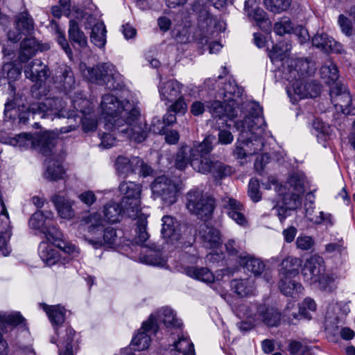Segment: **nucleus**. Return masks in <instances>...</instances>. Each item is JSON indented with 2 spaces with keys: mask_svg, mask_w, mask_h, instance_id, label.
<instances>
[{
  "mask_svg": "<svg viewBox=\"0 0 355 355\" xmlns=\"http://www.w3.org/2000/svg\"><path fill=\"white\" fill-rule=\"evenodd\" d=\"M279 287L281 291V292L285 295H289L292 296L294 294L300 293L302 291L303 287L301 285V284L297 282L295 280L293 279L294 277H288L285 278L284 282V287L290 288L289 293H286L284 291H283L282 287V277H279Z\"/></svg>",
  "mask_w": 355,
  "mask_h": 355,
  "instance_id": "obj_55",
  "label": "nucleus"
},
{
  "mask_svg": "<svg viewBox=\"0 0 355 355\" xmlns=\"http://www.w3.org/2000/svg\"><path fill=\"white\" fill-rule=\"evenodd\" d=\"M309 62L302 58L288 59L286 62L283 77L288 83L287 93L300 99L315 98L321 92V86L315 82H309Z\"/></svg>",
  "mask_w": 355,
  "mask_h": 355,
  "instance_id": "obj_3",
  "label": "nucleus"
},
{
  "mask_svg": "<svg viewBox=\"0 0 355 355\" xmlns=\"http://www.w3.org/2000/svg\"><path fill=\"white\" fill-rule=\"evenodd\" d=\"M43 310L46 312L54 327L56 334H58V327H60L65 320L66 310L60 305L49 306L46 304H40Z\"/></svg>",
  "mask_w": 355,
  "mask_h": 355,
  "instance_id": "obj_35",
  "label": "nucleus"
},
{
  "mask_svg": "<svg viewBox=\"0 0 355 355\" xmlns=\"http://www.w3.org/2000/svg\"><path fill=\"white\" fill-rule=\"evenodd\" d=\"M274 31L279 35L295 33L299 35L301 43L304 42L309 38L307 31L302 26L295 27L291 19L287 17L280 18L274 25Z\"/></svg>",
  "mask_w": 355,
  "mask_h": 355,
  "instance_id": "obj_24",
  "label": "nucleus"
},
{
  "mask_svg": "<svg viewBox=\"0 0 355 355\" xmlns=\"http://www.w3.org/2000/svg\"><path fill=\"white\" fill-rule=\"evenodd\" d=\"M120 193L123 196L122 206L130 218L138 216L140 211V196L141 185L135 182H123L119 187Z\"/></svg>",
  "mask_w": 355,
  "mask_h": 355,
  "instance_id": "obj_8",
  "label": "nucleus"
},
{
  "mask_svg": "<svg viewBox=\"0 0 355 355\" xmlns=\"http://www.w3.org/2000/svg\"><path fill=\"white\" fill-rule=\"evenodd\" d=\"M207 105V107L209 108V111L212 116L215 118H227L233 119L236 117L239 112H242L240 107H235L236 102L230 103L228 101L224 100L223 102L219 101H214Z\"/></svg>",
  "mask_w": 355,
  "mask_h": 355,
  "instance_id": "obj_19",
  "label": "nucleus"
},
{
  "mask_svg": "<svg viewBox=\"0 0 355 355\" xmlns=\"http://www.w3.org/2000/svg\"><path fill=\"white\" fill-rule=\"evenodd\" d=\"M240 264L255 276L260 275L265 270L264 263L253 255L240 256Z\"/></svg>",
  "mask_w": 355,
  "mask_h": 355,
  "instance_id": "obj_43",
  "label": "nucleus"
},
{
  "mask_svg": "<svg viewBox=\"0 0 355 355\" xmlns=\"http://www.w3.org/2000/svg\"><path fill=\"white\" fill-rule=\"evenodd\" d=\"M298 306L300 307V314L302 315L304 318L309 320L311 318L310 312H314L317 305L313 299L306 297Z\"/></svg>",
  "mask_w": 355,
  "mask_h": 355,
  "instance_id": "obj_60",
  "label": "nucleus"
},
{
  "mask_svg": "<svg viewBox=\"0 0 355 355\" xmlns=\"http://www.w3.org/2000/svg\"><path fill=\"white\" fill-rule=\"evenodd\" d=\"M35 148L40 147L43 153H47L55 144V136L50 132H44L40 135L34 136Z\"/></svg>",
  "mask_w": 355,
  "mask_h": 355,
  "instance_id": "obj_53",
  "label": "nucleus"
},
{
  "mask_svg": "<svg viewBox=\"0 0 355 355\" xmlns=\"http://www.w3.org/2000/svg\"><path fill=\"white\" fill-rule=\"evenodd\" d=\"M65 331L67 336L66 344L64 345L63 348L60 347L59 355H73L71 343L73 340L75 331L71 327L67 328Z\"/></svg>",
  "mask_w": 355,
  "mask_h": 355,
  "instance_id": "obj_63",
  "label": "nucleus"
},
{
  "mask_svg": "<svg viewBox=\"0 0 355 355\" xmlns=\"http://www.w3.org/2000/svg\"><path fill=\"white\" fill-rule=\"evenodd\" d=\"M106 28L103 23H97L92 28L91 42L98 48H103L106 44Z\"/></svg>",
  "mask_w": 355,
  "mask_h": 355,
  "instance_id": "obj_49",
  "label": "nucleus"
},
{
  "mask_svg": "<svg viewBox=\"0 0 355 355\" xmlns=\"http://www.w3.org/2000/svg\"><path fill=\"white\" fill-rule=\"evenodd\" d=\"M291 0H264L266 8L275 13L286 10L291 6Z\"/></svg>",
  "mask_w": 355,
  "mask_h": 355,
  "instance_id": "obj_56",
  "label": "nucleus"
},
{
  "mask_svg": "<svg viewBox=\"0 0 355 355\" xmlns=\"http://www.w3.org/2000/svg\"><path fill=\"white\" fill-rule=\"evenodd\" d=\"M313 128L318 140L326 141L331 138L332 128L322 121L316 119L313 123Z\"/></svg>",
  "mask_w": 355,
  "mask_h": 355,
  "instance_id": "obj_50",
  "label": "nucleus"
},
{
  "mask_svg": "<svg viewBox=\"0 0 355 355\" xmlns=\"http://www.w3.org/2000/svg\"><path fill=\"white\" fill-rule=\"evenodd\" d=\"M259 188V181L255 178H251L248 183V195L254 202H257L261 200L262 194Z\"/></svg>",
  "mask_w": 355,
  "mask_h": 355,
  "instance_id": "obj_59",
  "label": "nucleus"
},
{
  "mask_svg": "<svg viewBox=\"0 0 355 355\" xmlns=\"http://www.w3.org/2000/svg\"><path fill=\"white\" fill-rule=\"evenodd\" d=\"M117 240L116 231L113 227H109L103 230L101 234L93 237H85V241L95 248H99L103 245L110 247L116 243Z\"/></svg>",
  "mask_w": 355,
  "mask_h": 355,
  "instance_id": "obj_32",
  "label": "nucleus"
},
{
  "mask_svg": "<svg viewBox=\"0 0 355 355\" xmlns=\"http://www.w3.org/2000/svg\"><path fill=\"white\" fill-rule=\"evenodd\" d=\"M315 285L324 291L331 292L335 289L334 278L331 274H325L320 277V281L315 282Z\"/></svg>",
  "mask_w": 355,
  "mask_h": 355,
  "instance_id": "obj_62",
  "label": "nucleus"
},
{
  "mask_svg": "<svg viewBox=\"0 0 355 355\" xmlns=\"http://www.w3.org/2000/svg\"><path fill=\"white\" fill-rule=\"evenodd\" d=\"M250 311L254 314V321L258 326L264 324L268 327H278L282 320V313L275 308L263 304H250Z\"/></svg>",
  "mask_w": 355,
  "mask_h": 355,
  "instance_id": "obj_12",
  "label": "nucleus"
},
{
  "mask_svg": "<svg viewBox=\"0 0 355 355\" xmlns=\"http://www.w3.org/2000/svg\"><path fill=\"white\" fill-rule=\"evenodd\" d=\"M250 304L239 302H236L232 306V311L237 317L245 318V320L241 321L237 324L241 331H248L254 327L258 326V324L254 321V319L256 318L254 313L250 311Z\"/></svg>",
  "mask_w": 355,
  "mask_h": 355,
  "instance_id": "obj_21",
  "label": "nucleus"
},
{
  "mask_svg": "<svg viewBox=\"0 0 355 355\" xmlns=\"http://www.w3.org/2000/svg\"><path fill=\"white\" fill-rule=\"evenodd\" d=\"M157 330L155 317L150 315L148 320L143 322L141 328L132 340L131 343L135 347V349L141 351L148 349L151 341L150 334H156Z\"/></svg>",
  "mask_w": 355,
  "mask_h": 355,
  "instance_id": "obj_15",
  "label": "nucleus"
},
{
  "mask_svg": "<svg viewBox=\"0 0 355 355\" xmlns=\"http://www.w3.org/2000/svg\"><path fill=\"white\" fill-rule=\"evenodd\" d=\"M312 43L313 46L327 52L331 51L336 53L344 52L343 45L326 33L315 34L312 38Z\"/></svg>",
  "mask_w": 355,
  "mask_h": 355,
  "instance_id": "obj_31",
  "label": "nucleus"
},
{
  "mask_svg": "<svg viewBox=\"0 0 355 355\" xmlns=\"http://www.w3.org/2000/svg\"><path fill=\"white\" fill-rule=\"evenodd\" d=\"M231 288L241 297L253 295L255 290L254 279L252 277L233 279L231 281Z\"/></svg>",
  "mask_w": 355,
  "mask_h": 355,
  "instance_id": "obj_38",
  "label": "nucleus"
},
{
  "mask_svg": "<svg viewBox=\"0 0 355 355\" xmlns=\"http://www.w3.org/2000/svg\"><path fill=\"white\" fill-rule=\"evenodd\" d=\"M199 236L202 246L207 249L218 248L222 243L219 231L206 224L200 225Z\"/></svg>",
  "mask_w": 355,
  "mask_h": 355,
  "instance_id": "obj_27",
  "label": "nucleus"
},
{
  "mask_svg": "<svg viewBox=\"0 0 355 355\" xmlns=\"http://www.w3.org/2000/svg\"><path fill=\"white\" fill-rule=\"evenodd\" d=\"M146 220H142L137 223V236L136 243L141 245H145L149 247V243H147L149 235L146 231Z\"/></svg>",
  "mask_w": 355,
  "mask_h": 355,
  "instance_id": "obj_57",
  "label": "nucleus"
},
{
  "mask_svg": "<svg viewBox=\"0 0 355 355\" xmlns=\"http://www.w3.org/2000/svg\"><path fill=\"white\" fill-rule=\"evenodd\" d=\"M162 235L167 243L171 245L175 244L180 237V224L179 222L171 216H164L162 217Z\"/></svg>",
  "mask_w": 355,
  "mask_h": 355,
  "instance_id": "obj_25",
  "label": "nucleus"
},
{
  "mask_svg": "<svg viewBox=\"0 0 355 355\" xmlns=\"http://www.w3.org/2000/svg\"><path fill=\"white\" fill-rule=\"evenodd\" d=\"M329 95L337 112L345 115H355V100L352 99L345 85L340 83L333 84L330 87Z\"/></svg>",
  "mask_w": 355,
  "mask_h": 355,
  "instance_id": "obj_10",
  "label": "nucleus"
},
{
  "mask_svg": "<svg viewBox=\"0 0 355 355\" xmlns=\"http://www.w3.org/2000/svg\"><path fill=\"white\" fill-rule=\"evenodd\" d=\"M141 164V159L138 157L128 158L120 155L116 159L115 167L119 175L125 178L128 175L135 173L137 171V165Z\"/></svg>",
  "mask_w": 355,
  "mask_h": 355,
  "instance_id": "obj_34",
  "label": "nucleus"
},
{
  "mask_svg": "<svg viewBox=\"0 0 355 355\" xmlns=\"http://www.w3.org/2000/svg\"><path fill=\"white\" fill-rule=\"evenodd\" d=\"M59 215L62 218H71L74 215V211L72 209V205L67 199L63 196L55 195L52 198Z\"/></svg>",
  "mask_w": 355,
  "mask_h": 355,
  "instance_id": "obj_45",
  "label": "nucleus"
},
{
  "mask_svg": "<svg viewBox=\"0 0 355 355\" xmlns=\"http://www.w3.org/2000/svg\"><path fill=\"white\" fill-rule=\"evenodd\" d=\"M287 50V48L284 50L282 48L280 45L276 44L274 45L268 52V56L270 57L272 62L275 63L277 61L284 60L283 63V69L284 66H286V62L288 59H291L290 58H286L285 51Z\"/></svg>",
  "mask_w": 355,
  "mask_h": 355,
  "instance_id": "obj_61",
  "label": "nucleus"
},
{
  "mask_svg": "<svg viewBox=\"0 0 355 355\" xmlns=\"http://www.w3.org/2000/svg\"><path fill=\"white\" fill-rule=\"evenodd\" d=\"M122 213L127 214L121 202L120 205L115 202H109L103 208L105 218L109 223L119 222Z\"/></svg>",
  "mask_w": 355,
  "mask_h": 355,
  "instance_id": "obj_46",
  "label": "nucleus"
},
{
  "mask_svg": "<svg viewBox=\"0 0 355 355\" xmlns=\"http://www.w3.org/2000/svg\"><path fill=\"white\" fill-rule=\"evenodd\" d=\"M53 222V214L51 211H37L35 212L29 219V226L35 230H40L43 232V230L46 229Z\"/></svg>",
  "mask_w": 355,
  "mask_h": 355,
  "instance_id": "obj_40",
  "label": "nucleus"
},
{
  "mask_svg": "<svg viewBox=\"0 0 355 355\" xmlns=\"http://www.w3.org/2000/svg\"><path fill=\"white\" fill-rule=\"evenodd\" d=\"M199 2L193 5V10L198 12V31L199 32L200 40L205 42H208V39L213 35L215 29L216 19L210 14L207 7L203 6L200 8Z\"/></svg>",
  "mask_w": 355,
  "mask_h": 355,
  "instance_id": "obj_13",
  "label": "nucleus"
},
{
  "mask_svg": "<svg viewBox=\"0 0 355 355\" xmlns=\"http://www.w3.org/2000/svg\"><path fill=\"white\" fill-rule=\"evenodd\" d=\"M304 175L298 172L291 174L287 180L289 189H292L293 192L301 194L304 192Z\"/></svg>",
  "mask_w": 355,
  "mask_h": 355,
  "instance_id": "obj_54",
  "label": "nucleus"
},
{
  "mask_svg": "<svg viewBox=\"0 0 355 355\" xmlns=\"http://www.w3.org/2000/svg\"><path fill=\"white\" fill-rule=\"evenodd\" d=\"M320 76L325 80L327 84L333 83L335 84L336 81L339 77V72L337 66L331 60L327 61L320 68Z\"/></svg>",
  "mask_w": 355,
  "mask_h": 355,
  "instance_id": "obj_48",
  "label": "nucleus"
},
{
  "mask_svg": "<svg viewBox=\"0 0 355 355\" xmlns=\"http://www.w3.org/2000/svg\"><path fill=\"white\" fill-rule=\"evenodd\" d=\"M68 34L71 43L76 44L80 49H85L87 46V37L75 20H70Z\"/></svg>",
  "mask_w": 355,
  "mask_h": 355,
  "instance_id": "obj_44",
  "label": "nucleus"
},
{
  "mask_svg": "<svg viewBox=\"0 0 355 355\" xmlns=\"http://www.w3.org/2000/svg\"><path fill=\"white\" fill-rule=\"evenodd\" d=\"M60 75L58 77L59 80H57V82L59 83L60 87L69 96V98L71 99V103L76 111L85 113V111L83 107L87 105L89 101L85 98H83V93L79 90L73 92L74 96L71 94L72 92L76 89L78 83L75 80L74 74L71 67L64 66L60 68Z\"/></svg>",
  "mask_w": 355,
  "mask_h": 355,
  "instance_id": "obj_7",
  "label": "nucleus"
},
{
  "mask_svg": "<svg viewBox=\"0 0 355 355\" xmlns=\"http://www.w3.org/2000/svg\"><path fill=\"white\" fill-rule=\"evenodd\" d=\"M38 254L42 261L48 266L55 265L60 260L58 251L45 241L40 243Z\"/></svg>",
  "mask_w": 355,
  "mask_h": 355,
  "instance_id": "obj_37",
  "label": "nucleus"
},
{
  "mask_svg": "<svg viewBox=\"0 0 355 355\" xmlns=\"http://www.w3.org/2000/svg\"><path fill=\"white\" fill-rule=\"evenodd\" d=\"M248 114L241 121L235 123L236 128L240 131L236 144L234 155L237 159H245L263 150L264 146L262 135L266 122L263 116V110L256 102H250L244 105Z\"/></svg>",
  "mask_w": 355,
  "mask_h": 355,
  "instance_id": "obj_2",
  "label": "nucleus"
},
{
  "mask_svg": "<svg viewBox=\"0 0 355 355\" xmlns=\"http://www.w3.org/2000/svg\"><path fill=\"white\" fill-rule=\"evenodd\" d=\"M100 108L105 130L127 135L136 143L145 140L146 127L138 122L139 109L133 101L119 100L112 94L102 96Z\"/></svg>",
  "mask_w": 355,
  "mask_h": 355,
  "instance_id": "obj_1",
  "label": "nucleus"
},
{
  "mask_svg": "<svg viewBox=\"0 0 355 355\" xmlns=\"http://www.w3.org/2000/svg\"><path fill=\"white\" fill-rule=\"evenodd\" d=\"M154 196L159 198L165 205L174 204L178 200V185L165 175L159 176L151 184Z\"/></svg>",
  "mask_w": 355,
  "mask_h": 355,
  "instance_id": "obj_11",
  "label": "nucleus"
},
{
  "mask_svg": "<svg viewBox=\"0 0 355 355\" xmlns=\"http://www.w3.org/2000/svg\"><path fill=\"white\" fill-rule=\"evenodd\" d=\"M212 140L208 137L201 143L193 144L191 151V166L198 173H211L216 178H223L232 173V168L211 157Z\"/></svg>",
  "mask_w": 355,
  "mask_h": 355,
  "instance_id": "obj_4",
  "label": "nucleus"
},
{
  "mask_svg": "<svg viewBox=\"0 0 355 355\" xmlns=\"http://www.w3.org/2000/svg\"><path fill=\"white\" fill-rule=\"evenodd\" d=\"M64 169L60 162L49 160L47 162V168L44 173L46 179L55 180L63 178Z\"/></svg>",
  "mask_w": 355,
  "mask_h": 355,
  "instance_id": "obj_52",
  "label": "nucleus"
},
{
  "mask_svg": "<svg viewBox=\"0 0 355 355\" xmlns=\"http://www.w3.org/2000/svg\"><path fill=\"white\" fill-rule=\"evenodd\" d=\"M81 225L87 226V234L85 237H93L101 234L104 228L103 220L99 213H89L83 216L80 220Z\"/></svg>",
  "mask_w": 355,
  "mask_h": 355,
  "instance_id": "obj_30",
  "label": "nucleus"
},
{
  "mask_svg": "<svg viewBox=\"0 0 355 355\" xmlns=\"http://www.w3.org/2000/svg\"><path fill=\"white\" fill-rule=\"evenodd\" d=\"M184 272L191 278L205 283H212L215 279L213 272L205 267L187 266L184 268Z\"/></svg>",
  "mask_w": 355,
  "mask_h": 355,
  "instance_id": "obj_42",
  "label": "nucleus"
},
{
  "mask_svg": "<svg viewBox=\"0 0 355 355\" xmlns=\"http://www.w3.org/2000/svg\"><path fill=\"white\" fill-rule=\"evenodd\" d=\"M3 73L10 81H15L21 75V69L12 63H6L3 66Z\"/></svg>",
  "mask_w": 355,
  "mask_h": 355,
  "instance_id": "obj_64",
  "label": "nucleus"
},
{
  "mask_svg": "<svg viewBox=\"0 0 355 355\" xmlns=\"http://www.w3.org/2000/svg\"><path fill=\"white\" fill-rule=\"evenodd\" d=\"M325 272L324 261L322 257L313 255L306 260L302 269L304 282L309 285H314L320 281V277Z\"/></svg>",
  "mask_w": 355,
  "mask_h": 355,
  "instance_id": "obj_18",
  "label": "nucleus"
},
{
  "mask_svg": "<svg viewBox=\"0 0 355 355\" xmlns=\"http://www.w3.org/2000/svg\"><path fill=\"white\" fill-rule=\"evenodd\" d=\"M26 77L30 79L35 85L32 87V92L35 95V89L42 88L47 78L50 76L49 68L40 60H34L26 66L24 69ZM37 96V94H35Z\"/></svg>",
  "mask_w": 355,
  "mask_h": 355,
  "instance_id": "obj_16",
  "label": "nucleus"
},
{
  "mask_svg": "<svg viewBox=\"0 0 355 355\" xmlns=\"http://www.w3.org/2000/svg\"><path fill=\"white\" fill-rule=\"evenodd\" d=\"M25 318L19 312L8 314H0V355L8 354V345L3 338V334L7 332L8 328L12 329L18 325L25 326Z\"/></svg>",
  "mask_w": 355,
  "mask_h": 355,
  "instance_id": "obj_14",
  "label": "nucleus"
},
{
  "mask_svg": "<svg viewBox=\"0 0 355 355\" xmlns=\"http://www.w3.org/2000/svg\"><path fill=\"white\" fill-rule=\"evenodd\" d=\"M3 142L19 148H35L34 136L26 132L16 135L14 137H8L5 138Z\"/></svg>",
  "mask_w": 355,
  "mask_h": 355,
  "instance_id": "obj_41",
  "label": "nucleus"
},
{
  "mask_svg": "<svg viewBox=\"0 0 355 355\" xmlns=\"http://www.w3.org/2000/svg\"><path fill=\"white\" fill-rule=\"evenodd\" d=\"M301 193L291 191L283 196V204L290 210H294L301 206Z\"/></svg>",
  "mask_w": 355,
  "mask_h": 355,
  "instance_id": "obj_58",
  "label": "nucleus"
},
{
  "mask_svg": "<svg viewBox=\"0 0 355 355\" xmlns=\"http://www.w3.org/2000/svg\"><path fill=\"white\" fill-rule=\"evenodd\" d=\"M173 352L175 355H195L194 345L187 335L178 334V339L173 342L171 349V353Z\"/></svg>",
  "mask_w": 355,
  "mask_h": 355,
  "instance_id": "obj_36",
  "label": "nucleus"
},
{
  "mask_svg": "<svg viewBox=\"0 0 355 355\" xmlns=\"http://www.w3.org/2000/svg\"><path fill=\"white\" fill-rule=\"evenodd\" d=\"M222 204L228 216L238 225L243 227L248 225V220L243 214V206L239 201L226 196L223 198Z\"/></svg>",
  "mask_w": 355,
  "mask_h": 355,
  "instance_id": "obj_23",
  "label": "nucleus"
},
{
  "mask_svg": "<svg viewBox=\"0 0 355 355\" xmlns=\"http://www.w3.org/2000/svg\"><path fill=\"white\" fill-rule=\"evenodd\" d=\"M243 93V89L241 87H239L234 83L229 82L225 84L223 96L225 101H228L231 104H232L233 102H236L235 107L241 108L245 117L246 114H248V112H246L244 105L251 101L243 102L241 98Z\"/></svg>",
  "mask_w": 355,
  "mask_h": 355,
  "instance_id": "obj_26",
  "label": "nucleus"
},
{
  "mask_svg": "<svg viewBox=\"0 0 355 355\" xmlns=\"http://www.w3.org/2000/svg\"><path fill=\"white\" fill-rule=\"evenodd\" d=\"M0 205L3 216V218L0 220V253L6 257L10 252L8 242L11 236V227L6 205L1 200H0Z\"/></svg>",
  "mask_w": 355,
  "mask_h": 355,
  "instance_id": "obj_20",
  "label": "nucleus"
},
{
  "mask_svg": "<svg viewBox=\"0 0 355 355\" xmlns=\"http://www.w3.org/2000/svg\"><path fill=\"white\" fill-rule=\"evenodd\" d=\"M83 76L91 83L105 85L108 89H116L119 83H116V74L114 66L110 63H102L94 67H88L85 64L80 65Z\"/></svg>",
  "mask_w": 355,
  "mask_h": 355,
  "instance_id": "obj_5",
  "label": "nucleus"
},
{
  "mask_svg": "<svg viewBox=\"0 0 355 355\" xmlns=\"http://www.w3.org/2000/svg\"><path fill=\"white\" fill-rule=\"evenodd\" d=\"M186 207L193 214L202 220L209 218L214 211V205L212 198L203 195L202 191L193 189L186 194Z\"/></svg>",
  "mask_w": 355,
  "mask_h": 355,
  "instance_id": "obj_6",
  "label": "nucleus"
},
{
  "mask_svg": "<svg viewBox=\"0 0 355 355\" xmlns=\"http://www.w3.org/2000/svg\"><path fill=\"white\" fill-rule=\"evenodd\" d=\"M191 147L182 146L177 153L175 165L179 170H184L189 164H191Z\"/></svg>",
  "mask_w": 355,
  "mask_h": 355,
  "instance_id": "obj_51",
  "label": "nucleus"
},
{
  "mask_svg": "<svg viewBox=\"0 0 355 355\" xmlns=\"http://www.w3.org/2000/svg\"><path fill=\"white\" fill-rule=\"evenodd\" d=\"M248 1L245 2V9L248 12L249 17L252 19L256 24L263 31L270 30L272 24L268 17L267 13L261 8L250 9L248 6Z\"/></svg>",
  "mask_w": 355,
  "mask_h": 355,
  "instance_id": "obj_39",
  "label": "nucleus"
},
{
  "mask_svg": "<svg viewBox=\"0 0 355 355\" xmlns=\"http://www.w3.org/2000/svg\"><path fill=\"white\" fill-rule=\"evenodd\" d=\"M30 110L33 114L41 115L42 118H45L49 114L68 119L77 116L74 111L67 110L65 102L58 97L46 98L42 101L33 103L31 105Z\"/></svg>",
  "mask_w": 355,
  "mask_h": 355,
  "instance_id": "obj_9",
  "label": "nucleus"
},
{
  "mask_svg": "<svg viewBox=\"0 0 355 355\" xmlns=\"http://www.w3.org/2000/svg\"><path fill=\"white\" fill-rule=\"evenodd\" d=\"M156 319L157 323H163L164 326L170 329H175L177 331H182V322L176 318L173 311L168 307L162 308L156 314H153ZM159 326V324H157Z\"/></svg>",
  "mask_w": 355,
  "mask_h": 355,
  "instance_id": "obj_33",
  "label": "nucleus"
},
{
  "mask_svg": "<svg viewBox=\"0 0 355 355\" xmlns=\"http://www.w3.org/2000/svg\"><path fill=\"white\" fill-rule=\"evenodd\" d=\"M16 28L23 35H30L34 29L33 19L27 12H20L15 18Z\"/></svg>",
  "mask_w": 355,
  "mask_h": 355,
  "instance_id": "obj_47",
  "label": "nucleus"
},
{
  "mask_svg": "<svg viewBox=\"0 0 355 355\" xmlns=\"http://www.w3.org/2000/svg\"><path fill=\"white\" fill-rule=\"evenodd\" d=\"M183 85L175 80H170L160 84L159 92L161 100L166 104L172 103L182 96Z\"/></svg>",
  "mask_w": 355,
  "mask_h": 355,
  "instance_id": "obj_29",
  "label": "nucleus"
},
{
  "mask_svg": "<svg viewBox=\"0 0 355 355\" xmlns=\"http://www.w3.org/2000/svg\"><path fill=\"white\" fill-rule=\"evenodd\" d=\"M302 260L293 256H288L283 259L279 268V277L282 278V287L286 293H289L290 288L284 287L285 278L295 277L299 273V269L302 266Z\"/></svg>",
  "mask_w": 355,
  "mask_h": 355,
  "instance_id": "obj_22",
  "label": "nucleus"
},
{
  "mask_svg": "<svg viewBox=\"0 0 355 355\" xmlns=\"http://www.w3.org/2000/svg\"><path fill=\"white\" fill-rule=\"evenodd\" d=\"M49 49V44H40L34 37L26 38L21 42L19 59L21 62H25L37 51H44Z\"/></svg>",
  "mask_w": 355,
  "mask_h": 355,
  "instance_id": "obj_28",
  "label": "nucleus"
},
{
  "mask_svg": "<svg viewBox=\"0 0 355 355\" xmlns=\"http://www.w3.org/2000/svg\"><path fill=\"white\" fill-rule=\"evenodd\" d=\"M42 234L46 239L48 243L49 242L51 243L64 253L72 255L78 253L76 246L65 239L63 234L53 225V222L46 229L43 230Z\"/></svg>",
  "mask_w": 355,
  "mask_h": 355,
  "instance_id": "obj_17",
  "label": "nucleus"
}]
</instances>
